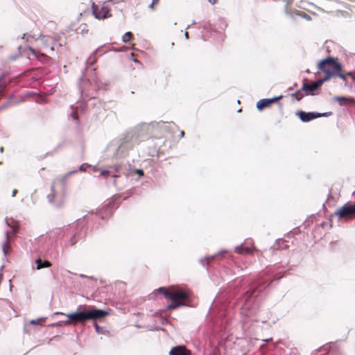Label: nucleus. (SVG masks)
<instances>
[{
	"instance_id": "obj_33",
	"label": "nucleus",
	"mask_w": 355,
	"mask_h": 355,
	"mask_svg": "<svg viewBox=\"0 0 355 355\" xmlns=\"http://www.w3.org/2000/svg\"><path fill=\"white\" fill-rule=\"evenodd\" d=\"M28 37H33V36H32V35H26V34H24V35H23V37H22V39H24V40H25V39H26V40H28Z\"/></svg>"
},
{
	"instance_id": "obj_7",
	"label": "nucleus",
	"mask_w": 355,
	"mask_h": 355,
	"mask_svg": "<svg viewBox=\"0 0 355 355\" xmlns=\"http://www.w3.org/2000/svg\"><path fill=\"white\" fill-rule=\"evenodd\" d=\"M318 68L320 71L331 76L332 75L335 76L336 73H339L342 69V66L334 58H327L319 62Z\"/></svg>"
},
{
	"instance_id": "obj_26",
	"label": "nucleus",
	"mask_w": 355,
	"mask_h": 355,
	"mask_svg": "<svg viewBox=\"0 0 355 355\" xmlns=\"http://www.w3.org/2000/svg\"><path fill=\"white\" fill-rule=\"evenodd\" d=\"M30 50H31V51L32 52V53H33L34 55H35L36 57H38V58H40V57H44H44H46V55H45L44 54H43V53H40V54L37 55V51H36L34 49H33V48H30Z\"/></svg>"
},
{
	"instance_id": "obj_50",
	"label": "nucleus",
	"mask_w": 355,
	"mask_h": 355,
	"mask_svg": "<svg viewBox=\"0 0 355 355\" xmlns=\"http://www.w3.org/2000/svg\"><path fill=\"white\" fill-rule=\"evenodd\" d=\"M196 24V21H195V20H193V21H192V24Z\"/></svg>"
},
{
	"instance_id": "obj_15",
	"label": "nucleus",
	"mask_w": 355,
	"mask_h": 355,
	"mask_svg": "<svg viewBox=\"0 0 355 355\" xmlns=\"http://www.w3.org/2000/svg\"><path fill=\"white\" fill-rule=\"evenodd\" d=\"M88 83V81L86 80H81V82L80 83V90L82 94L85 93L86 96H89L90 98H94L95 96L92 94H87V92L85 89L86 85Z\"/></svg>"
},
{
	"instance_id": "obj_35",
	"label": "nucleus",
	"mask_w": 355,
	"mask_h": 355,
	"mask_svg": "<svg viewBox=\"0 0 355 355\" xmlns=\"http://www.w3.org/2000/svg\"><path fill=\"white\" fill-rule=\"evenodd\" d=\"M71 116H72V117H73L74 119H77V114H76V112H73L71 113Z\"/></svg>"
},
{
	"instance_id": "obj_29",
	"label": "nucleus",
	"mask_w": 355,
	"mask_h": 355,
	"mask_svg": "<svg viewBox=\"0 0 355 355\" xmlns=\"http://www.w3.org/2000/svg\"><path fill=\"white\" fill-rule=\"evenodd\" d=\"M300 16H301L302 17H303L304 19H305L308 21L311 19V17L309 15H307L306 13L303 12L300 14Z\"/></svg>"
},
{
	"instance_id": "obj_18",
	"label": "nucleus",
	"mask_w": 355,
	"mask_h": 355,
	"mask_svg": "<svg viewBox=\"0 0 355 355\" xmlns=\"http://www.w3.org/2000/svg\"><path fill=\"white\" fill-rule=\"evenodd\" d=\"M8 239H9L8 232L6 231L5 232V240H6V241H5V243H3L2 244V250H3V252L4 254H7L8 253V250L6 248V246L7 245L8 242Z\"/></svg>"
},
{
	"instance_id": "obj_45",
	"label": "nucleus",
	"mask_w": 355,
	"mask_h": 355,
	"mask_svg": "<svg viewBox=\"0 0 355 355\" xmlns=\"http://www.w3.org/2000/svg\"><path fill=\"white\" fill-rule=\"evenodd\" d=\"M80 171L83 170V165H82V166H80Z\"/></svg>"
},
{
	"instance_id": "obj_22",
	"label": "nucleus",
	"mask_w": 355,
	"mask_h": 355,
	"mask_svg": "<svg viewBox=\"0 0 355 355\" xmlns=\"http://www.w3.org/2000/svg\"><path fill=\"white\" fill-rule=\"evenodd\" d=\"M225 252H226V250H221L218 254L206 257L207 258L208 263L211 261H213L215 259V257H217L218 254H223Z\"/></svg>"
},
{
	"instance_id": "obj_14",
	"label": "nucleus",
	"mask_w": 355,
	"mask_h": 355,
	"mask_svg": "<svg viewBox=\"0 0 355 355\" xmlns=\"http://www.w3.org/2000/svg\"><path fill=\"white\" fill-rule=\"evenodd\" d=\"M37 264L36 269L40 270L42 268H49L51 266V263L49 261H42L41 259H38L35 261Z\"/></svg>"
},
{
	"instance_id": "obj_17",
	"label": "nucleus",
	"mask_w": 355,
	"mask_h": 355,
	"mask_svg": "<svg viewBox=\"0 0 355 355\" xmlns=\"http://www.w3.org/2000/svg\"><path fill=\"white\" fill-rule=\"evenodd\" d=\"M7 86V83L5 81L3 76L0 77V96L4 94V89Z\"/></svg>"
},
{
	"instance_id": "obj_6",
	"label": "nucleus",
	"mask_w": 355,
	"mask_h": 355,
	"mask_svg": "<svg viewBox=\"0 0 355 355\" xmlns=\"http://www.w3.org/2000/svg\"><path fill=\"white\" fill-rule=\"evenodd\" d=\"M337 217L340 220H349L355 218V203L348 202L338 208L331 218Z\"/></svg>"
},
{
	"instance_id": "obj_42",
	"label": "nucleus",
	"mask_w": 355,
	"mask_h": 355,
	"mask_svg": "<svg viewBox=\"0 0 355 355\" xmlns=\"http://www.w3.org/2000/svg\"><path fill=\"white\" fill-rule=\"evenodd\" d=\"M184 35H185V37H186L187 39H188V38H189V33H188V32H186V33H185V34H184Z\"/></svg>"
},
{
	"instance_id": "obj_13",
	"label": "nucleus",
	"mask_w": 355,
	"mask_h": 355,
	"mask_svg": "<svg viewBox=\"0 0 355 355\" xmlns=\"http://www.w3.org/2000/svg\"><path fill=\"white\" fill-rule=\"evenodd\" d=\"M235 251L240 254H251L252 253V250L248 247H243V245H240L238 246H236L234 248Z\"/></svg>"
},
{
	"instance_id": "obj_24",
	"label": "nucleus",
	"mask_w": 355,
	"mask_h": 355,
	"mask_svg": "<svg viewBox=\"0 0 355 355\" xmlns=\"http://www.w3.org/2000/svg\"><path fill=\"white\" fill-rule=\"evenodd\" d=\"M76 172H77V171H76H76H69V173H67L66 174V175H65V176H64L62 179H60V182H63V183L64 184V182H65L66 179H67L69 175H72V174H73V173H76Z\"/></svg>"
},
{
	"instance_id": "obj_31",
	"label": "nucleus",
	"mask_w": 355,
	"mask_h": 355,
	"mask_svg": "<svg viewBox=\"0 0 355 355\" xmlns=\"http://www.w3.org/2000/svg\"><path fill=\"white\" fill-rule=\"evenodd\" d=\"M159 0H153L152 3L149 5L151 10H154V4L157 3Z\"/></svg>"
},
{
	"instance_id": "obj_1",
	"label": "nucleus",
	"mask_w": 355,
	"mask_h": 355,
	"mask_svg": "<svg viewBox=\"0 0 355 355\" xmlns=\"http://www.w3.org/2000/svg\"><path fill=\"white\" fill-rule=\"evenodd\" d=\"M164 122H152L150 123H140L130 130L121 135L113 139L107 147L109 156L112 158H121L125 157L134 144L141 141L149 132L150 129L155 126H163Z\"/></svg>"
},
{
	"instance_id": "obj_47",
	"label": "nucleus",
	"mask_w": 355,
	"mask_h": 355,
	"mask_svg": "<svg viewBox=\"0 0 355 355\" xmlns=\"http://www.w3.org/2000/svg\"><path fill=\"white\" fill-rule=\"evenodd\" d=\"M55 314H63V313H60V312H55Z\"/></svg>"
},
{
	"instance_id": "obj_34",
	"label": "nucleus",
	"mask_w": 355,
	"mask_h": 355,
	"mask_svg": "<svg viewBox=\"0 0 355 355\" xmlns=\"http://www.w3.org/2000/svg\"><path fill=\"white\" fill-rule=\"evenodd\" d=\"M110 1L112 2L113 3H118L121 1H124L125 0H109Z\"/></svg>"
},
{
	"instance_id": "obj_43",
	"label": "nucleus",
	"mask_w": 355,
	"mask_h": 355,
	"mask_svg": "<svg viewBox=\"0 0 355 355\" xmlns=\"http://www.w3.org/2000/svg\"><path fill=\"white\" fill-rule=\"evenodd\" d=\"M180 134H181V136L183 137L184 135V131H181Z\"/></svg>"
},
{
	"instance_id": "obj_8",
	"label": "nucleus",
	"mask_w": 355,
	"mask_h": 355,
	"mask_svg": "<svg viewBox=\"0 0 355 355\" xmlns=\"http://www.w3.org/2000/svg\"><path fill=\"white\" fill-rule=\"evenodd\" d=\"M92 8L94 16L98 19H104L111 16L110 8L104 4L98 6L93 3Z\"/></svg>"
},
{
	"instance_id": "obj_28",
	"label": "nucleus",
	"mask_w": 355,
	"mask_h": 355,
	"mask_svg": "<svg viewBox=\"0 0 355 355\" xmlns=\"http://www.w3.org/2000/svg\"><path fill=\"white\" fill-rule=\"evenodd\" d=\"M200 263L203 266H207L208 265V261H207V258L205 257H203L202 259H200Z\"/></svg>"
},
{
	"instance_id": "obj_30",
	"label": "nucleus",
	"mask_w": 355,
	"mask_h": 355,
	"mask_svg": "<svg viewBox=\"0 0 355 355\" xmlns=\"http://www.w3.org/2000/svg\"><path fill=\"white\" fill-rule=\"evenodd\" d=\"M94 327H95L96 332L97 334H100V333H101V327H99L96 322H94Z\"/></svg>"
},
{
	"instance_id": "obj_44",
	"label": "nucleus",
	"mask_w": 355,
	"mask_h": 355,
	"mask_svg": "<svg viewBox=\"0 0 355 355\" xmlns=\"http://www.w3.org/2000/svg\"><path fill=\"white\" fill-rule=\"evenodd\" d=\"M3 147H1V148H0V152H1V153H3Z\"/></svg>"
},
{
	"instance_id": "obj_4",
	"label": "nucleus",
	"mask_w": 355,
	"mask_h": 355,
	"mask_svg": "<svg viewBox=\"0 0 355 355\" xmlns=\"http://www.w3.org/2000/svg\"><path fill=\"white\" fill-rule=\"evenodd\" d=\"M261 291L262 287L257 288L256 283L251 285L250 289L245 293L243 297V303L241 307V313L243 315L250 317L254 314L255 307L253 306H255L257 298Z\"/></svg>"
},
{
	"instance_id": "obj_25",
	"label": "nucleus",
	"mask_w": 355,
	"mask_h": 355,
	"mask_svg": "<svg viewBox=\"0 0 355 355\" xmlns=\"http://www.w3.org/2000/svg\"><path fill=\"white\" fill-rule=\"evenodd\" d=\"M45 318H40L36 320H31V323L33 324H39L41 321L44 320Z\"/></svg>"
},
{
	"instance_id": "obj_11",
	"label": "nucleus",
	"mask_w": 355,
	"mask_h": 355,
	"mask_svg": "<svg viewBox=\"0 0 355 355\" xmlns=\"http://www.w3.org/2000/svg\"><path fill=\"white\" fill-rule=\"evenodd\" d=\"M76 229L77 224H72L66 228L64 232V236L66 237H69V243L71 245H75L78 241L76 238Z\"/></svg>"
},
{
	"instance_id": "obj_27",
	"label": "nucleus",
	"mask_w": 355,
	"mask_h": 355,
	"mask_svg": "<svg viewBox=\"0 0 355 355\" xmlns=\"http://www.w3.org/2000/svg\"><path fill=\"white\" fill-rule=\"evenodd\" d=\"M335 76L342 78L343 80L346 81L347 80V75H345V73H335Z\"/></svg>"
},
{
	"instance_id": "obj_51",
	"label": "nucleus",
	"mask_w": 355,
	"mask_h": 355,
	"mask_svg": "<svg viewBox=\"0 0 355 355\" xmlns=\"http://www.w3.org/2000/svg\"><path fill=\"white\" fill-rule=\"evenodd\" d=\"M133 61H134L135 62H138V60H136V59H135Z\"/></svg>"
},
{
	"instance_id": "obj_41",
	"label": "nucleus",
	"mask_w": 355,
	"mask_h": 355,
	"mask_svg": "<svg viewBox=\"0 0 355 355\" xmlns=\"http://www.w3.org/2000/svg\"><path fill=\"white\" fill-rule=\"evenodd\" d=\"M209 1L211 3V4H214L216 3L217 0H209Z\"/></svg>"
},
{
	"instance_id": "obj_16",
	"label": "nucleus",
	"mask_w": 355,
	"mask_h": 355,
	"mask_svg": "<svg viewBox=\"0 0 355 355\" xmlns=\"http://www.w3.org/2000/svg\"><path fill=\"white\" fill-rule=\"evenodd\" d=\"M334 100L336 101H339L340 105H341V106L343 105L342 101L352 102L354 101V99L352 98H347V97H345V96H336L334 98Z\"/></svg>"
},
{
	"instance_id": "obj_48",
	"label": "nucleus",
	"mask_w": 355,
	"mask_h": 355,
	"mask_svg": "<svg viewBox=\"0 0 355 355\" xmlns=\"http://www.w3.org/2000/svg\"><path fill=\"white\" fill-rule=\"evenodd\" d=\"M345 86L348 87H352L351 85H348L347 83H345Z\"/></svg>"
},
{
	"instance_id": "obj_19",
	"label": "nucleus",
	"mask_w": 355,
	"mask_h": 355,
	"mask_svg": "<svg viewBox=\"0 0 355 355\" xmlns=\"http://www.w3.org/2000/svg\"><path fill=\"white\" fill-rule=\"evenodd\" d=\"M329 78H330V76L329 75H327V76L325 78L319 79V80L313 82V83L315 85V87L318 89L323 84V83L324 81L329 80Z\"/></svg>"
},
{
	"instance_id": "obj_38",
	"label": "nucleus",
	"mask_w": 355,
	"mask_h": 355,
	"mask_svg": "<svg viewBox=\"0 0 355 355\" xmlns=\"http://www.w3.org/2000/svg\"><path fill=\"white\" fill-rule=\"evenodd\" d=\"M221 23L223 24V26L225 28L227 27V24H226V22L223 20V19H221Z\"/></svg>"
},
{
	"instance_id": "obj_46",
	"label": "nucleus",
	"mask_w": 355,
	"mask_h": 355,
	"mask_svg": "<svg viewBox=\"0 0 355 355\" xmlns=\"http://www.w3.org/2000/svg\"><path fill=\"white\" fill-rule=\"evenodd\" d=\"M352 78L355 80V75L353 74V76H352Z\"/></svg>"
},
{
	"instance_id": "obj_3",
	"label": "nucleus",
	"mask_w": 355,
	"mask_h": 355,
	"mask_svg": "<svg viewBox=\"0 0 355 355\" xmlns=\"http://www.w3.org/2000/svg\"><path fill=\"white\" fill-rule=\"evenodd\" d=\"M157 292L162 293L166 299L171 300V304L167 306L168 309H176L187 305L190 295L187 290L175 288L166 290L165 288L161 287L157 290Z\"/></svg>"
},
{
	"instance_id": "obj_52",
	"label": "nucleus",
	"mask_w": 355,
	"mask_h": 355,
	"mask_svg": "<svg viewBox=\"0 0 355 355\" xmlns=\"http://www.w3.org/2000/svg\"><path fill=\"white\" fill-rule=\"evenodd\" d=\"M113 176H114V178H117V177H118V175H113Z\"/></svg>"
},
{
	"instance_id": "obj_32",
	"label": "nucleus",
	"mask_w": 355,
	"mask_h": 355,
	"mask_svg": "<svg viewBox=\"0 0 355 355\" xmlns=\"http://www.w3.org/2000/svg\"><path fill=\"white\" fill-rule=\"evenodd\" d=\"M136 173L138 174L140 177L144 175V172L141 169H137L135 171Z\"/></svg>"
},
{
	"instance_id": "obj_40",
	"label": "nucleus",
	"mask_w": 355,
	"mask_h": 355,
	"mask_svg": "<svg viewBox=\"0 0 355 355\" xmlns=\"http://www.w3.org/2000/svg\"><path fill=\"white\" fill-rule=\"evenodd\" d=\"M322 348L324 349V350H328L329 349V347L328 345H324L322 347Z\"/></svg>"
},
{
	"instance_id": "obj_12",
	"label": "nucleus",
	"mask_w": 355,
	"mask_h": 355,
	"mask_svg": "<svg viewBox=\"0 0 355 355\" xmlns=\"http://www.w3.org/2000/svg\"><path fill=\"white\" fill-rule=\"evenodd\" d=\"M282 98V96H279L277 97H274L272 98H263L259 100L257 103V108L259 110H262L263 108L267 107L270 105V104L280 98Z\"/></svg>"
},
{
	"instance_id": "obj_21",
	"label": "nucleus",
	"mask_w": 355,
	"mask_h": 355,
	"mask_svg": "<svg viewBox=\"0 0 355 355\" xmlns=\"http://www.w3.org/2000/svg\"><path fill=\"white\" fill-rule=\"evenodd\" d=\"M132 33L131 32H127L125 33V35L122 37V40L123 42L127 43L128 41H130L132 38Z\"/></svg>"
},
{
	"instance_id": "obj_49",
	"label": "nucleus",
	"mask_w": 355,
	"mask_h": 355,
	"mask_svg": "<svg viewBox=\"0 0 355 355\" xmlns=\"http://www.w3.org/2000/svg\"><path fill=\"white\" fill-rule=\"evenodd\" d=\"M51 326H55H55H58V324H51Z\"/></svg>"
},
{
	"instance_id": "obj_39",
	"label": "nucleus",
	"mask_w": 355,
	"mask_h": 355,
	"mask_svg": "<svg viewBox=\"0 0 355 355\" xmlns=\"http://www.w3.org/2000/svg\"><path fill=\"white\" fill-rule=\"evenodd\" d=\"M345 75H347V77L350 76L352 78V76H353V73L349 71L345 73Z\"/></svg>"
},
{
	"instance_id": "obj_5",
	"label": "nucleus",
	"mask_w": 355,
	"mask_h": 355,
	"mask_svg": "<svg viewBox=\"0 0 355 355\" xmlns=\"http://www.w3.org/2000/svg\"><path fill=\"white\" fill-rule=\"evenodd\" d=\"M65 186L63 182L54 181L51 189V193L47 195L49 203L60 207L64 202Z\"/></svg>"
},
{
	"instance_id": "obj_23",
	"label": "nucleus",
	"mask_w": 355,
	"mask_h": 355,
	"mask_svg": "<svg viewBox=\"0 0 355 355\" xmlns=\"http://www.w3.org/2000/svg\"><path fill=\"white\" fill-rule=\"evenodd\" d=\"M14 103H11V100L9 99L8 101H7L6 103H4L1 107H0V110H3L10 106H11L12 105H13Z\"/></svg>"
},
{
	"instance_id": "obj_20",
	"label": "nucleus",
	"mask_w": 355,
	"mask_h": 355,
	"mask_svg": "<svg viewBox=\"0 0 355 355\" xmlns=\"http://www.w3.org/2000/svg\"><path fill=\"white\" fill-rule=\"evenodd\" d=\"M94 171L99 170L100 171V175L103 177V178H107L110 174V171L105 170V169L100 170V169H98L96 166H94Z\"/></svg>"
},
{
	"instance_id": "obj_36",
	"label": "nucleus",
	"mask_w": 355,
	"mask_h": 355,
	"mask_svg": "<svg viewBox=\"0 0 355 355\" xmlns=\"http://www.w3.org/2000/svg\"><path fill=\"white\" fill-rule=\"evenodd\" d=\"M45 38V36H44L42 34H40L39 37L37 39H41L42 40H44Z\"/></svg>"
},
{
	"instance_id": "obj_2",
	"label": "nucleus",
	"mask_w": 355,
	"mask_h": 355,
	"mask_svg": "<svg viewBox=\"0 0 355 355\" xmlns=\"http://www.w3.org/2000/svg\"><path fill=\"white\" fill-rule=\"evenodd\" d=\"M78 309L75 312L66 314L67 320L64 322L65 325H76L79 323H84L88 320H96L97 319L103 318L107 315V312L97 309H89L85 310Z\"/></svg>"
},
{
	"instance_id": "obj_10",
	"label": "nucleus",
	"mask_w": 355,
	"mask_h": 355,
	"mask_svg": "<svg viewBox=\"0 0 355 355\" xmlns=\"http://www.w3.org/2000/svg\"><path fill=\"white\" fill-rule=\"evenodd\" d=\"M317 89L318 88L315 87L313 83H312L311 84H306L304 83L302 88L299 89L297 92L293 94L292 96L295 97L297 101H299L304 96L303 92H306L305 95H309L310 94L309 92H313ZM311 94L313 95V94Z\"/></svg>"
},
{
	"instance_id": "obj_37",
	"label": "nucleus",
	"mask_w": 355,
	"mask_h": 355,
	"mask_svg": "<svg viewBox=\"0 0 355 355\" xmlns=\"http://www.w3.org/2000/svg\"><path fill=\"white\" fill-rule=\"evenodd\" d=\"M17 193V189H14L12 191V196L15 197L16 196Z\"/></svg>"
},
{
	"instance_id": "obj_9",
	"label": "nucleus",
	"mask_w": 355,
	"mask_h": 355,
	"mask_svg": "<svg viewBox=\"0 0 355 355\" xmlns=\"http://www.w3.org/2000/svg\"><path fill=\"white\" fill-rule=\"evenodd\" d=\"M331 114V112H306L304 111H299L297 115L300 117V120L303 122H309L313 119L322 116H328Z\"/></svg>"
}]
</instances>
